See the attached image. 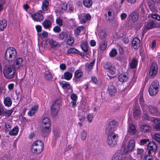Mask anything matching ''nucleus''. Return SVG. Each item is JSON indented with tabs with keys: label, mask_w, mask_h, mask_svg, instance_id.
I'll return each mask as SVG.
<instances>
[{
	"label": "nucleus",
	"mask_w": 160,
	"mask_h": 160,
	"mask_svg": "<svg viewBox=\"0 0 160 160\" xmlns=\"http://www.w3.org/2000/svg\"><path fill=\"white\" fill-rule=\"evenodd\" d=\"M139 102L143 112L147 111L148 108V111L151 114L155 115L158 113V110L156 106L154 105H150L148 106L145 103L142 93H141L140 95Z\"/></svg>",
	"instance_id": "f257e3e1"
},
{
	"label": "nucleus",
	"mask_w": 160,
	"mask_h": 160,
	"mask_svg": "<svg viewBox=\"0 0 160 160\" xmlns=\"http://www.w3.org/2000/svg\"><path fill=\"white\" fill-rule=\"evenodd\" d=\"M16 69L12 65H7L3 70L4 77L8 79H10L14 77Z\"/></svg>",
	"instance_id": "f03ea898"
},
{
	"label": "nucleus",
	"mask_w": 160,
	"mask_h": 160,
	"mask_svg": "<svg viewBox=\"0 0 160 160\" xmlns=\"http://www.w3.org/2000/svg\"><path fill=\"white\" fill-rule=\"evenodd\" d=\"M43 144L41 140H37L32 144L31 151L34 154H38L41 153L43 150Z\"/></svg>",
	"instance_id": "7ed1b4c3"
},
{
	"label": "nucleus",
	"mask_w": 160,
	"mask_h": 160,
	"mask_svg": "<svg viewBox=\"0 0 160 160\" xmlns=\"http://www.w3.org/2000/svg\"><path fill=\"white\" fill-rule=\"evenodd\" d=\"M17 53L15 49L12 47L8 48L5 52V57L6 60L12 61L17 57Z\"/></svg>",
	"instance_id": "20e7f679"
},
{
	"label": "nucleus",
	"mask_w": 160,
	"mask_h": 160,
	"mask_svg": "<svg viewBox=\"0 0 160 160\" xmlns=\"http://www.w3.org/2000/svg\"><path fill=\"white\" fill-rule=\"evenodd\" d=\"M159 87V83L158 81H155L152 82L148 89L150 95L152 96L156 95L158 91Z\"/></svg>",
	"instance_id": "39448f33"
},
{
	"label": "nucleus",
	"mask_w": 160,
	"mask_h": 160,
	"mask_svg": "<svg viewBox=\"0 0 160 160\" xmlns=\"http://www.w3.org/2000/svg\"><path fill=\"white\" fill-rule=\"evenodd\" d=\"M108 135L107 142L110 147H112L116 145L117 137L118 136L114 133H106Z\"/></svg>",
	"instance_id": "423d86ee"
},
{
	"label": "nucleus",
	"mask_w": 160,
	"mask_h": 160,
	"mask_svg": "<svg viewBox=\"0 0 160 160\" xmlns=\"http://www.w3.org/2000/svg\"><path fill=\"white\" fill-rule=\"evenodd\" d=\"M104 67L107 70L108 73V75L111 77V75H114L117 72V70L114 65H112L111 63L109 62H106L104 64Z\"/></svg>",
	"instance_id": "0eeeda50"
},
{
	"label": "nucleus",
	"mask_w": 160,
	"mask_h": 160,
	"mask_svg": "<svg viewBox=\"0 0 160 160\" xmlns=\"http://www.w3.org/2000/svg\"><path fill=\"white\" fill-rule=\"evenodd\" d=\"M60 101L59 100H57L53 103L51 108V113L53 117L56 116L59 110Z\"/></svg>",
	"instance_id": "6e6552de"
},
{
	"label": "nucleus",
	"mask_w": 160,
	"mask_h": 160,
	"mask_svg": "<svg viewBox=\"0 0 160 160\" xmlns=\"http://www.w3.org/2000/svg\"><path fill=\"white\" fill-rule=\"evenodd\" d=\"M118 126L117 122L115 120H112L108 123L106 128V133H114Z\"/></svg>",
	"instance_id": "1a4fd4ad"
},
{
	"label": "nucleus",
	"mask_w": 160,
	"mask_h": 160,
	"mask_svg": "<svg viewBox=\"0 0 160 160\" xmlns=\"http://www.w3.org/2000/svg\"><path fill=\"white\" fill-rule=\"evenodd\" d=\"M135 142L133 139H131L128 142L127 146L125 148L124 151L126 153L133 151L135 146Z\"/></svg>",
	"instance_id": "9d476101"
},
{
	"label": "nucleus",
	"mask_w": 160,
	"mask_h": 160,
	"mask_svg": "<svg viewBox=\"0 0 160 160\" xmlns=\"http://www.w3.org/2000/svg\"><path fill=\"white\" fill-rule=\"evenodd\" d=\"M47 41L51 48L53 49H55L61 46V44L59 42L52 38H48Z\"/></svg>",
	"instance_id": "9b49d317"
},
{
	"label": "nucleus",
	"mask_w": 160,
	"mask_h": 160,
	"mask_svg": "<svg viewBox=\"0 0 160 160\" xmlns=\"http://www.w3.org/2000/svg\"><path fill=\"white\" fill-rule=\"evenodd\" d=\"M23 59L21 58L16 59L12 65L15 69H18L22 66Z\"/></svg>",
	"instance_id": "f8f14e48"
},
{
	"label": "nucleus",
	"mask_w": 160,
	"mask_h": 160,
	"mask_svg": "<svg viewBox=\"0 0 160 160\" xmlns=\"http://www.w3.org/2000/svg\"><path fill=\"white\" fill-rule=\"evenodd\" d=\"M158 68L157 64L155 63H152L150 70L149 74L151 76H155L157 72Z\"/></svg>",
	"instance_id": "ddd939ff"
},
{
	"label": "nucleus",
	"mask_w": 160,
	"mask_h": 160,
	"mask_svg": "<svg viewBox=\"0 0 160 160\" xmlns=\"http://www.w3.org/2000/svg\"><path fill=\"white\" fill-rule=\"evenodd\" d=\"M157 145L154 142H149L147 146L148 151H152L154 153H156V151L157 149Z\"/></svg>",
	"instance_id": "4468645a"
},
{
	"label": "nucleus",
	"mask_w": 160,
	"mask_h": 160,
	"mask_svg": "<svg viewBox=\"0 0 160 160\" xmlns=\"http://www.w3.org/2000/svg\"><path fill=\"white\" fill-rule=\"evenodd\" d=\"M133 115L134 118L137 119L141 113V111L139 106L137 105L133 108Z\"/></svg>",
	"instance_id": "2eb2a0df"
},
{
	"label": "nucleus",
	"mask_w": 160,
	"mask_h": 160,
	"mask_svg": "<svg viewBox=\"0 0 160 160\" xmlns=\"http://www.w3.org/2000/svg\"><path fill=\"white\" fill-rule=\"evenodd\" d=\"M79 17L80 22L82 23L86 22L88 20H90L91 17L89 14H87L85 16L81 14Z\"/></svg>",
	"instance_id": "dca6fc26"
},
{
	"label": "nucleus",
	"mask_w": 160,
	"mask_h": 160,
	"mask_svg": "<svg viewBox=\"0 0 160 160\" xmlns=\"http://www.w3.org/2000/svg\"><path fill=\"white\" fill-rule=\"evenodd\" d=\"M140 40L138 37L134 38L132 41V45L135 49H138L139 47Z\"/></svg>",
	"instance_id": "f3484780"
},
{
	"label": "nucleus",
	"mask_w": 160,
	"mask_h": 160,
	"mask_svg": "<svg viewBox=\"0 0 160 160\" xmlns=\"http://www.w3.org/2000/svg\"><path fill=\"white\" fill-rule=\"evenodd\" d=\"M33 20L36 21L40 22L43 19L42 15L40 13H36L32 15Z\"/></svg>",
	"instance_id": "a211bd4d"
},
{
	"label": "nucleus",
	"mask_w": 160,
	"mask_h": 160,
	"mask_svg": "<svg viewBox=\"0 0 160 160\" xmlns=\"http://www.w3.org/2000/svg\"><path fill=\"white\" fill-rule=\"evenodd\" d=\"M158 27L157 23L156 21H150L147 23L146 26V28L147 29H149Z\"/></svg>",
	"instance_id": "6ab92c4d"
},
{
	"label": "nucleus",
	"mask_w": 160,
	"mask_h": 160,
	"mask_svg": "<svg viewBox=\"0 0 160 160\" xmlns=\"http://www.w3.org/2000/svg\"><path fill=\"white\" fill-rule=\"evenodd\" d=\"M152 121L154 122V128L158 131H160V119L158 118H155Z\"/></svg>",
	"instance_id": "aec40b11"
},
{
	"label": "nucleus",
	"mask_w": 160,
	"mask_h": 160,
	"mask_svg": "<svg viewBox=\"0 0 160 160\" xmlns=\"http://www.w3.org/2000/svg\"><path fill=\"white\" fill-rule=\"evenodd\" d=\"M108 92L110 95L114 96L117 92V89L115 86L111 85L108 88Z\"/></svg>",
	"instance_id": "412c9836"
},
{
	"label": "nucleus",
	"mask_w": 160,
	"mask_h": 160,
	"mask_svg": "<svg viewBox=\"0 0 160 160\" xmlns=\"http://www.w3.org/2000/svg\"><path fill=\"white\" fill-rule=\"evenodd\" d=\"M3 102L5 106L9 107L12 105V102L10 97H7L4 98Z\"/></svg>",
	"instance_id": "4be33fe9"
},
{
	"label": "nucleus",
	"mask_w": 160,
	"mask_h": 160,
	"mask_svg": "<svg viewBox=\"0 0 160 160\" xmlns=\"http://www.w3.org/2000/svg\"><path fill=\"white\" fill-rule=\"evenodd\" d=\"M128 132L131 135H133L136 132V130L134 126L132 124H130L129 125L128 129Z\"/></svg>",
	"instance_id": "5701e85b"
},
{
	"label": "nucleus",
	"mask_w": 160,
	"mask_h": 160,
	"mask_svg": "<svg viewBox=\"0 0 160 160\" xmlns=\"http://www.w3.org/2000/svg\"><path fill=\"white\" fill-rule=\"evenodd\" d=\"M106 16L108 18L109 21H112L114 18L113 12L112 10H110L108 11L107 14H106Z\"/></svg>",
	"instance_id": "b1692460"
},
{
	"label": "nucleus",
	"mask_w": 160,
	"mask_h": 160,
	"mask_svg": "<svg viewBox=\"0 0 160 160\" xmlns=\"http://www.w3.org/2000/svg\"><path fill=\"white\" fill-rule=\"evenodd\" d=\"M38 109V106L36 105L32 107L28 112V115L30 116H32L37 112Z\"/></svg>",
	"instance_id": "393cba45"
},
{
	"label": "nucleus",
	"mask_w": 160,
	"mask_h": 160,
	"mask_svg": "<svg viewBox=\"0 0 160 160\" xmlns=\"http://www.w3.org/2000/svg\"><path fill=\"white\" fill-rule=\"evenodd\" d=\"M82 49L85 52H87L88 51V42L86 40H83L82 42L81 45Z\"/></svg>",
	"instance_id": "a878e982"
},
{
	"label": "nucleus",
	"mask_w": 160,
	"mask_h": 160,
	"mask_svg": "<svg viewBox=\"0 0 160 160\" xmlns=\"http://www.w3.org/2000/svg\"><path fill=\"white\" fill-rule=\"evenodd\" d=\"M128 78V75L122 74L119 75L118 79L120 82H124L127 81Z\"/></svg>",
	"instance_id": "bb28decb"
},
{
	"label": "nucleus",
	"mask_w": 160,
	"mask_h": 160,
	"mask_svg": "<svg viewBox=\"0 0 160 160\" xmlns=\"http://www.w3.org/2000/svg\"><path fill=\"white\" fill-rule=\"evenodd\" d=\"M7 25L6 21L2 19L0 20V31H2L6 27Z\"/></svg>",
	"instance_id": "cd10ccee"
},
{
	"label": "nucleus",
	"mask_w": 160,
	"mask_h": 160,
	"mask_svg": "<svg viewBox=\"0 0 160 160\" xmlns=\"http://www.w3.org/2000/svg\"><path fill=\"white\" fill-rule=\"evenodd\" d=\"M60 84L62 87L66 90L71 88L70 85L68 82H62L60 83Z\"/></svg>",
	"instance_id": "c85d7f7f"
},
{
	"label": "nucleus",
	"mask_w": 160,
	"mask_h": 160,
	"mask_svg": "<svg viewBox=\"0 0 160 160\" xmlns=\"http://www.w3.org/2000/svg\"><path fill=\"white\" fill-rule=\"evenodd\" d=\"M78 118L80 121L82 122L84 121L86 118V115L85 112L81 111L79 112Z\"/></svg>",
	"instance_id": "c756f323"
},
{
	"label": "nucleus",
	"mask_w": 160,
	"mask_h": 160,
	"mask_svg": "<svg viewBox=\"0 0 160 160\" xmlns=\"http://www.w3.org/2000/svg\"><path fill=\"white\" fill-rule=\"evenodd\" d=\"M150 127L148 125H143L141 126V130L144 132H149L151 129Z\"/></svg>",
	"instance_id": "7c9ffc66"
},
{
	"label": "nucleus",
	"mask_w": 160,
	"mask_h": 160,
	"mask_svg": "<svg viewBox=\"0 0 160 160\" xmlns=\"http://www.w3.org/2000/svg\"><path fill=\"white\" fill-rule=\"evenodd\" d=\"M83 73L81 70H77L74 73V77L76 79L80 78L83 75Z\"/></svg>",
	"instance_id": "2f4dec72"
},
{
	"label": "nucleus",
	"mask_w": 160,
	"mask_h": 160,
	"mask_svg": "<svg viewBox=\"0 0 160 160\" xmlns=\"http://www.w3.org/2000/svg\"><path fill=\"white\" fill-rule=\"evenodd\" d=\"M50 126H45L43 127L42 130V132L44 135H47L50 132L49 129Z\"/></svg>",
	"instance_id": "473e14b6"
},
{
	"label": "nucleus",
	"mask_w": 160,
	"mask_h": 160,
	"mask_svg": "<svg viewBox=\"0 0 160 160\" xmlns=\"http://www.w3.org/2000/svg\"><path fill=\"white\" fill-rule=\"evenodd\" d=\"M42 24L44 27L46 28H48L51 27V22L47 20H45L42 22Z\"/></svg>",
	"instance_id": "72a5a7b5"
},
{
	"label": "nucleus",
	"mask_w": 160,
	"mask_h": 160,
	"mask_svg": "<svg viewBox=\"0 0 160 160\" xmlns=\"http://www.w3.org/2000/svg\"><path fill=\"white\" fill-rule=\"evenodd\" d=\"M83 2L84 5L87 8H89L92 4V0H83Z\"/></svg>",
	"instance_id": "f704fd0d"
},
{
	"label": "nucleus",
	"mask_w": 160,
	"mask_h": 160,
	"mask_svg": "<svg viewBox=\"0 0 160 160\" xmlns=\"http://www.w3.org/2000/svg\"><path fill=\"white\" fill-rule=\"evenodd\" d=\"M72 74L69 72H65L63 75L64 78L68 80L72 78Z\"/></svg>",
	"instance_id": "c9c22d12"
},
{
	"label": "nucleus",
	"mask_w": 160,
	"mask_h": 160,
	"mask_svg": "<svg viewBox=\"0 0 160 160\" xmlns=\"http://www.w3.org/2000/svg\"><path fill=\"white\" fill-rule=\"evenodd\" d=\"M18 131V128L17 127H16L9 131V134L11 136L16 135L17 134Z\"/></svg>",
	"instance_id": "e433bc0d"
},
{
	"label": "nucleus",
	"mask_w": 160,
	"mask_h": 160,
	"mask_svg": "<svg viewBox=\"0 0 160 160\" xmlns=\"http://www.w3.org/2000/svg\"><path fill=\"white\" fill-rule=\"evenodd\" d=\"M42 124L45 126H50V123L49 119L47 118H43L42 121Z\"/></svg>",
	"instance_id": "4c0bfd02"
},
{
	"label": "nucleus",
	"mask_w": 160,
	"mask_h": 160,
	"mask_svg": "<svg viewBox=\"0 0 160 160\" xmlns=\"http://www.w3.org/2000/svg\"><path fill=\"white\" fill-rule=\"evenodd\" d=\"M87 136V133L86 131L83 130L80 133V137L81 139L83 141H85Z\"/></svg>",
	"instance_id": "58836bf2"
},
{
	"label": "nucleus",
	"mask_w": 160,
	"mask_h": 160,
	"mask_svg": "<svg viewBox=\"0 0 160 160\" xmlns=\"http://www.w3.org/2000/svg\"><path fill=\"white\" fill-rule=\"evenodd\" d=\"M48 2L45 0L42 2V9L43 10L46 11L48 10Z\"/></svg>",
	"instance_id": "ea45409f"
},
{
	"label": "nucleus",
	"mask_w": 160,
	"mask_h": 160,
	"mask_svg": "<svg viewBox=\"0 0 160 160\" xmlns=\"http://www.w3.org/2000/svg\"><path fill=\"white\" fill-rule=\"evenodd\" d=\"M84 29L83 26H79L77 28L75 31V34L77 36H78L80 33L81 31Z\"/></svg>",
	"instance_id": "a19ab883"
},
{
	"label": "nucleus",
	"mask_w": 160,
	"mask_h": 160,
	"mask_svg": "<svg viewBox=\"0 0 160 160\" xmlns=\"http://www.w3.org/2000/svg\"><path fill=\"white\" fill-rule=\"evenodd\" d=\"M148 155L145 156L144 158L146 160H153L155 158V157L151 155V152L150 151H148Z\"/></svg>",
	"instance_id": "79ce46f5"
},
{
	"label": "nucleus",
	"mask_w": 160,
	"mask_h": 160,
	"mask_svg": "<svg viewBox=\"0 0 160 160\" xmlns=\"http://www.w3.org/2000/svg\"><path fill=\"white\" fill-rule=\"evenodd\" d=\"M95 62V60H93L92 62L90 63H86V66L88 70H90L92 69Z\"/></svg>",
	"instance_id": "37998d69"
},
{
	"label": "nucleus",
	"mask_w": 160,
	"mask_h": 160,
	"mask_svg": "<svg viewBox=\"0 0 160 160\" xmlns=\"http://www.w3.org/2000/svg\"><path fill=\"white\" fill-rule=\"evenodd\" d=\"M112 160H122V155L120 153H117L113 157Z\"/></svg>",
	"instance_id": "c03bdc74"
},
{
	"label": "nucleus",
	"mask_w": 160,
	"mask_h": 160,
	"mask_svg": "<svg viewBox=\"0 0 160 160\" xmlns=\"http://www.w3.org/2000/svg\"><path fill=\"white\" fill-rule=\"evenodd\" d=\"M68 34L67 32H62L59 35V38L61 39H63L65 38H67Z\"/></svg>",
	"instance_id": "a18cd8bd"
},
{
	"label": "nucleus",
	"mask_w": 160,
	"mask_h": 160,
	"mask_svg": "<svg viewBox=\"0 0 160 160\" xmlns=\"http://www.w3.org/2000/svg\"><path fill=\"white\" fill-rule=\"evenodd\" d=\"M137 65V61L134 59H132L130 63V67L132 69H134L136 68Z\"/></svg>",
	"instance_id": "49530a36"
},
{
	"label": "nucleus",
	"mask_w": 160,
	"mask_h": 160,
	"mask_svg": "<svg viewBox=\"0 0 160 160\" xmlns=\"http://www.w3.org/2000/svg\"><path fill=\"white\" fill-rule=\"evenodd\" d=\"M107 47V43L104 42L101 43L99 45V48L102 50H104Z\"/></svg>",
	"instance_id": "de8ad7c7"
},
{
	"label": "nucleus",
	"mask_w": 160,
	"mask_h": 160,
	"mask_svg": "<svg viewBox=\"0 0 160 160\" xmlns=\"http://www.w3.org/2000/svg\"><path fill=\"white\" fill-rule=\"evenodd\" d=\"M152 138L155 141L160 143V134L158 133L155 134L153 136Z\"/></svg>",
	"instance_id": "09e8293b"
},
{
	"label": "nucleus",
	"mask_w": 160,
	"mask_h": 160,
	"mask_svg": "<svg viewBox=\"0 0 160 160\" xmlns=\"http://www.w3.org/2000/svg\"><path fill=\"white\" fill-rule=\"evenodd\" d=\"M131 16V19L133 21H136L138 18V16L137 13L135 12L132 13Z\"/></svg>",
	"instance_id": "8fccbe9b"
},
{
	"label": "nucleus",
	"mask_w": 160,
	"mask_h": 160,
	"mask_svg": "<svg viewBox=\"0 0 160 160\" xmlns=\"http://www.w3.org/2000/svg\"><path fill=\"white\" fill-rule=\"evenodd\" d=\"M68 52L71 53H78L79 51L74 48H71L68 50Z\"/></svg>",
	"instance_id": "3c124183"
},
{
	"label": "nucleus",
	"mask_w": 160,
	"mask_h": 160,
	"mask_svg": "<svg viewBox=\"0 0 160 160\" xmlns=\"http://www.w3.org/2000/svg\"><path fill=\"white\" fill-rule=\"evenodd\" d=\"M45 77L47 80H50L52 79V77L50 73H46L45 75Z\"/></svg>",
	"instance_id": "603ef678"
},
{
	"label": "nucleus",
	"mask_w": 160,
	"mask_h": 160,
	"mask_svg": "<svg viewBox=\"0 0 160 160\" xmlns=\"http://www.w3.org/2000/svg\"><path fill=\"white\" fill-rule=\"evenodd\" d=\"M117 54L116 50L113 49L112 50L110 53V55L111 57H114Z\"/></svg>",
	"instance_id": "864d4df0"
},
{
	"label": "nucleus",
	"mask_w": 160,
	"mask_h": 160,
	"mask_svg": "<svg viewBox=\"0 0 160 160\" xmlns=\"http://www.w3.org/2000/svg\"><path fill=\"white\" fill-rule=\"evenodd\" d=\"M40 37L42 38H44L47 37L48 33L46 31H43L39 34Z\"/></svg>",
	"instance_id": "5fc2aeb1"
},
{
	"label": "nucleus",
	"mask_w": 160,
	"mask_h": 160,
	"mask_svg": "<svg viewBox=\"0 0 160 160\" xmlns=\"http://www.w3.org/2000/svg\"><path fill=\"white\" fill-rule=\"evenodd\" d=\"M74 41L73 38L70 37L67 40V43L68 45H72L74 42Z\"/></svg>",
	"instance_id": "6e6d98bb"
},
{
	"label": "nucleus",
	"mask_w": 160,
	"mask_h": 160,
	"mask_svg": "<svg viewBox=\"0 0 160 160\" xmlns=\"http://www.w3.org/2000/svg\"><path fill=\"white\" fill-rule=\"evenodd\" d=\"M56 22L57 24L60 26H62L63 25L62 20L60 18H58L57 19Z\"/></svg>",
	"instance_id": "4d7b16f0"
},
{
	"label": "nucleus",
	"mask_w": 160,
	"mask_h": 160,
	"mask_svg": "<svg viewBox=\"0 0 160 160\" xmlns=\"http://www.w3.org/2000/svg\"><path fill=\"white\" fill-rule=\"evenodd\" d=\"M149 141V140L148 139H142L140 141V143L141 145H144V144L146 143L147 142H148Z\"/></svg>",
	"instance_id": "13d9d810"
},
{
	"label": "nucleus",
	"mask_w": 160,
	"mask_h": 160,
	"mask_svg": "<svg viewBox=\"0 0 160 160\" xmlns=\"http://www.w3.org/2000/svg\"><path fill=\"white\" fill-rule=\"evenodd\" d=\"M53 30L54 32H55L58 33L61 31V29L60 28L59 26H56L54 28Z\"/></svg>",
	"instance_id": "bf43d9fd"
},
{
	"label": "nucleus",
	"mask_w": 160,
	"mask_h": 160,
	"mask_svg": "<svg viewBox=\"0 0 160 160\" xmlns=\"http://www.w3.org/2000/svg\"><path fill=\"white\" fill-rule=\"evenodd\" d=\"M152 17L153 18H155L158 20L160 21V16L159 15L157 14H152Z\"/></svg>",
	"instance_id": "052dcab7"
},
{
	"label": "nucleus",
	"mask_w": 160,
	"mask_h": 160,
	"mask_svg": "<svg viewBox=\"0 0 160 160\" xmlns=\"http://www.w3.org/2000/svg\"><path fill=\"white\" fill-rule=\"evenodd\" d=\"M148 6L152 12H154L156 11V9L155 6L153 4H148Z\"/></svg>",
	"instance_id": "680f3d73"
},
{
	"label": "nucleus",
	"mask_w": 160,
	"mask_h": 160,
	"mask_svg": "<svg viewBox=\"0 0 160 160\" xmlns=\"http://www.w3.org/2000/svg\"><path fill=\"white\" fill-rule=\"evenodd\" d=\"M12 110H8L6 111H4V113H5V115L7 116H9L12 113Z\"/></svg>",
	"instance_id": "e2e57ef3"
},
{
	"label": "nucleus",
	"mask_w": 160,
	"mask_h": 160,
	"mask_svg": "<svg viewBox=\"0 0 160 160\" xmlns=\"http://www.w3.org/2000/svg\"><path fill=\"white\" fill-rule=\"evenodd\" d=\"M6 128L5 131L6 132H8L11 128V125L8 123H6L5 125Z\"/></svg>",
	"instance_id": "0e129e2a"
},
{
	"label": "nucleus",
	"mask_w": 160,
	"mask_h": 160,
	"mask_svg": "<svg viewBox=\"0 0 160 160\" xmlns=\"http://www.w3.org/2000/svg\"><path fill=\"white\" fill-rule=\"evenodd\" d=\"M71 98L73 101H77V96L75 94H72L71 96Z\"/></svg>",
	"instance_id": "69168bd1"
},
{
	"label": "nucleus",
	"mask_w": 160,
	"mask_h": 160,
	"mask_svg": "<svg viewBox=\"0 0 160 160\" xmlns=\"http://www.w3.org/2000/svg\"><path fill=\"white\" fill-rule=\"evenodd\" d=\"M67 4L66 2H63L62 5V9L65 11L67 9Z\"/></svg>",
	"instance_id": "338daca9"
},
{
	"label": "nucleus",
	"mask_w": 160,
	"mask_h": 160,
	"mask_svg": "<svg viewBox=\"0 0 160 160\" xmlns=\"http://www.w3.org/2000/svg\"><path fill=\"white\" fill-rule=\"evenodd\" d=\"M144 150L142 148H138L137 150V153L138 154L142 155L143 153Z\"/></svg>",
	"instance_id": "774afa93"
}]
</instances>
